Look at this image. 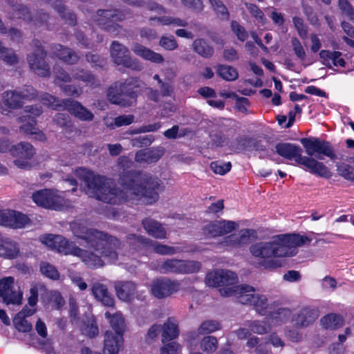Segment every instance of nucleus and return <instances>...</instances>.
Here are the masks:
<instances>
[{
  "label": "nucleus",
  "mask_w": 354,
  "mask_h": 354,
  "mask_svg": "<svg viewBox=\"0 0 354 354\" xmlns=\"http://www.w3.org/2000/svg\"><path fill=\"white\" fill-rule=\"evenodd\" d=\"M301 142L305 148L308 156L301 155V149L291 143H279L276 146L277 153L288 160H295V162L306 167L310 173L319 177L330 178L332 173L330 169L322 162L313 158L322 160V156H327L335 160L337 158L330 144L325 140L318 138H303Z\"/></svg>",
  "instance_id": "3"
},
{
  "label": "nucleus",
  "mask_w": 354,
  "mask_h": 354,
  "mask_svg": "<svg viewBox=\"0 0 354 354\" xmlns=\"http://www.w3.org/2000/svg\"><path fill=\"white\" fill-rule=\"evenodd\" d=\"M39 99L44 105L53 109L59 110L62 109L67 110L80 120L91 121L93 119V114L77 101L71 99H65L60 101L58 98L48 93L41 95Z\"/></svg>",
  "instance_id": "5"
},
{
  "label": "nucleus",
  "mask_w": 354,
  "mask_h": 354,
  "mask_svg": "<svg viewBox=\"0 0 354 354\" xmlns=\"http://www.w3.org/2000/svg\"><path fill=\"white\" fill-rule=\"evenodd\" d=\"M159 45L167 50H174L178 47V43L172 35L162 36L160 39Z\"/></svg>",
  "instance_id": "58"
},
{
  "label": "nucleus",
  "mask_w": 354,
  "mask_h": 354,
  "mask_svg": "<svg viewBox=\"0 0 354 354\" xmlns=\"http://www.w3.org/2000/svg\"><path fill=\"white\" fill-rule=\"evenodd\" d=\"M127 241L136 248H152L155 252L160 255H173L182 251L178 247L169 246L133 234L127 236Z\"/></svg>",
  "instance_id": "11"
},
{
  "label": "nucleus",
  "mask_w": 354,
  "mask_h": 354,
  "mask_svg": "<svg viewBox=\"0 0 354 354\" xmlns=\"http://www.w3.org/2000/svg\"><path fill=\"white\" fill-rule=\"evenodd\" d=\"M151 267L161 274H190L198 272L201 263L194 261L169 259L164 261L152 263Z\"/></svg>",
  "instance_id": "7"
},
{
  "label": "nucleus",
  "mask_w": 354,
  "mask_h": 354,
  "mask_svg": "<svg viewBox=\"0 0 354 354\" xmlns=\"http://www.w3.org/2000/svg\"><path fill=\"white\" fill-rule=\"evenodd\" d=\"M200 348L206 353H212L218 348V340L214 336H205L200 342Z\"/></svg>",
  "instance_id": "48"
},
{
  "label": "nucleus",
  "mask_w": 354,
  "mask_h": 354,
  "mask_svg": "<svg viewBox=\"0 0 354 354\" xmlns=\"http://www.w3.org/2000/svg\"><path fill=\"white\" fill-rule=\"evenodd\" d=\"M1 101L5 107L0 109L3 115H8L12 109H17L23 106V101L20 98L19 91L8 90L1 95Z\"/></svg>",
  "instance_id": "18"
},
{
  "label": "nucleus",
  "mask_w": 354,
  "mask_h": 354,
  "mask_svg": "<svg viewBox=\"0 0 354 354\" xmlns=\"http://www.w3.org/2000/svg\"><path fill=\"white\" fill-rule=\"evenodd\" d=\"M239 142H243V147L244 148H247L248 146H246V144H252V149H254L256 151H264L266 148V144L267 142H261V140L259 141H254L250 138H240L239 140Z\"/></svg>",
  "instance_id": "59"
},
{
  "label": "nucleus",
  "mask_w": 354,
  "mask_h": 354,
  "mask_svg": "<svg viewBox=\"0 0 354 354\" xmlns=\"http://www.w3.org/2000/svg\"><path fill=\"white\" fill-rule=\"evenodd\" d=\"M0 58L9 65H15L18 63V57L12 49L3 45L0 41Z\"/></svg>",
  "instance_id": "45"
},
{
  "label": "nucleus",
  "mask_w": 354,
  "mask_h": 354,
  "mask_svg": "<svg viewBox=\"0 0 354 354\" xmlns=\"http://www.w3.org/2000/svg\"><path fill=\"white\" fill-rule=\"evenodd\" d=\"M91 290L95 299L100 301L103 305L106 306H113L114 299L105 285L95 282L93 284Z\"/></svg>",
  "instance_id": "29"
},
{
  "label": "nucleus",
  "mask_w": 354,
  "mask_h": 354,
  "mask_svg": "<svg viewBox=\"0 0 354 354\" xmlns=\"http://www.w3.org/2000/svg\"><path fill=\"white\" fill-rule=\"evenodd\" d=\"M136 289V284L131 281L116 282L115 284L117 297L124 301H129L133 298Z\"/></svg>",
  "instance_id": "30"
},
{
  "label": "nucleus",
  "mask_w": 354,
  "mask_h": 354,
  "mask_svg": "<svg viewBox=\"0 0 354 354\" xmlns=\"http://www.w3.org/2000/svg\"><path fill=\"white\" fill-rule=\"evenodd\" d=\"M59 88L66 95L73 97H78L83 93V88L75 84L60 85Z\"/></svg>",
  "instance_id": "53"
},
{
  "label": "nucleus",
  "mask_w": 354,
  "mask_h": 354,
  "mask_svg": "<svg viewBox=\"0 0 354 354\" xmlns=\"http://www.w3.org/2000/svg\"><path fill=\"white\" fill-rule=\"evenodd\" d=\"M225 272H227L229 277L225 276V274H223V277L221 278V286H225L224 288H233L232 285L235 284L237 281V276L236 274L230 270H225Z\"/></svg>",
  "instance_id": "61"
},
{
  "label": "nucleus",
  "mask_w": 354,
  "mask_h": 354,
  "mask_svg": "<svg viewBox=\"0 0 354 354\" xmlns=\"http://www.w3.org/2000/svg\"><path fill=\"white\" fill-rule=\"evenodd\" d=\"M19 123H25L20 127V130L26 134L34 136V138L39 141L46 140L44 133L36 127V120L30 116H20L17 118Z\"/></svg>",
  "instance_id": "22"
},
{
  "label": "nucleus",
  "mask_w": 354,
  "mask_h": 354,
  "mask_svg": "<svg viewBox=\"0 0 354 354\" xmlns=\"http://www.w3.org/2000/svg\"><path fill=\"white\" fill-rule=\"evenodd\" d=\"M230 162H223L219 161L213 162L210 165L211 169L217 174L224 175L231 169Z\"/></svg>",
  "instance_id": "57"
},
{
  "label": "nucleus",
  "mask_w": 354,
  "mask_h": 354,
  "mask_svg": "<svg viewBox=\"0 0 354 354\" xmlns=\"http://www.w3.org/2000/svg\"><path fill=\"white\" fill-rule=\"evenodd\" d=\"M338 175L344 179L354 183V166L346 163H339L336 165Z\"/></svg>",
  "instance_id": "47"
},
{
  "label": "nucleus",
  "mask_w": 354,
  "mask_h": 354,
  "mask_svg": "<svg viewBox=\"0 0 354 354\" xmlns=\"http://www.w3.org/2000/svg\"><path fill=\"white\" fill-rule=\"evenodd\" d=\"M270 321L277 325L286 323L289 320L292 315V312L286 308H280L274 310V308L271 313H269Z\"/></svg>",
  "instance_id": "37"
},
{
  "label": "nucleus",
  "mask_w": 354,
  "mask_h": 354,
  "mask_svg": "<svg viewBox=\"0 0 354 354\" xmlns=\"http://www.w3.org/2000/svg\"><path fill=\"white\" fill-rule=\"evenodd\" d=\"M321 325L326 329H335L343 325V319L340 315L329 314L321 319Z\"/></svg>",
  "instance_id": "40"
},
{
  "label": "nucleus",
  "mask_w": 354,
  "mask_h": 354,
  "mask_svg": "<svg viewBox=\"0 0 354 354\" xmlns=\"http://www.w3.org/2000/svg\"><path fill=\"white\" fill-rule=\"evenodd\" d=\"M32 44L35 49L32 53L27 56V61L30 69L41 77H49L50 68L49 64L45 60L46 51L39 41L34 40Z\"/></svg>",
  "instance_id": "8"
},
{
  "label": "nucleus",
  "mask_w": 354,
  "mask_h": 354,
  "mask_svg": "<svg viewBox=\"0 0 354 354\" xmlns=\"http://www.w3.org/2000/svg\"><path fill=\"white\" fill-rule=\"evenodd\" d=\"M104 315L109 319L111 326L114 330L113 333L122 336L124 330V320L122 313H115L111 315L109 312H106Z\"/></svg>",
  "instance_id": "34"
},
{
  "label": "nucleus",
  "mask_w": 354,
  "mask_h": 354,
  "mask_svg": "<svg viewBox=\"0 0 354 354\" xmlns=\"http://www.w3.org/2000/svg\"><path fill=\"white\" fill-rule=\"evenodd\" d=\"M110 53L113 61L117 65H122L138 71L142 69V64L137 59L131 57L129 49L118 41L112 42Z\"/></svg>",
  "instance_id": "10"
},
{
  "label": "nucleus",
  "mask_w": 354,
  "mask_h": 354,
  "mask_svg": "<svg viewBox=\"0 0 354 354\" xmlns=\"http://www.w3.org/2000/svg\"><path fill=\"white\" fill-rule=\"evenodd\" d=\"M150 21H157L162 26H173L175 27H185L188 25V23L185 19L170 17V16H162L159 17H151Z\"/></svg>",
  "instance_id": "42"
},
{
  "label": "nucleus",
  "mask_w": 354,
  "mask_h": 354,
  "mask_svg": "<svg viewBox=\"0 0 354 354\" xmlns=\"http://www.w3.org/2000/svg\"><path fill=\"white\" fill-rule=\"evenodd\" d=\"M81 82L93 88L100 85L95 76L89 71L76 67L72 69V81Z\"/></svg>",
  "instance_id": "24"
},
{
  "label": "nucleus",
  "mask_w": 354,
  "mask_h": 354,
  "mask_svg": "<svg viewBox=\"0 0 354 354\" xmlns=\"http://www.w3.org/2000/svg\"><path fill=\"white\" fill-rule=\"evenodd\" d=\"M292 23L294 27L297 31L298 35L301 39H305L307 37L308 35V27L304 24L303 19L297 16L293 17Z\"/></svg>",
  "instance_id": "52"
},
{
  "label": "nucleus",
  "mask_w": 354,
  "mask_h": 354,
  "mask_svg": "<svg viewBox=\"0 0 354 354\" xmlns=\"http://www.w3.org/2000/svg\"><path fill=\"white\" fill-rule=\"evenodd\" d=\"M82 333L89 337H94L98 335L99 330L94 321H88L84 323L82 328Z\"/></svg>",
  "instance_id": "60"
},
{
  "label": "nucleus",
  "mask_w": 354,
  "mask_h": 354,
  "mask_svg": "<svg viewBox=\"0 0 354 354\" xmlns=\"http://www.w3.org/2000/svg\"><path fill=\"white\" fill-rule=\"evenodd\" d=\"M30 223L24 214L14 210H0V225L14 229L25 227Z\"/></svg>",
  "instance_id": "15"
},
{
  "label": "nucleus",
  "mask_w": 354,
  "mask_h": 354,
  "mask_svg": "<svg viewBox=\"0 0 354 354\" xmlns=\"http://www.w3.org/2000/svg\"><path fill=\"white\" fill-rule=\"evenodd\" d=\"M104 354H118L122 342V336L114 334L112 330L105 333Z\"/></svg>",
  "instance_id": "27"
},
{
  "label": "nucleus",
  "mask_w": 354,
  "mask_h": 354,
  "mask_svg": "<svg viewBox=\"0 0 354 354\" xmlns=\"http://www.w3.org/2000/svg\"><path fill=\"white\" fill-rule=\"evenodd\" d=\"M319 317L316 308L304 307L293 317V321L298 327L306 328L311 325Z\"/></svg>",
  "instance_id": "21"
},
{
  "label": "nucleus",
  "mask_w": 354,
  "mask_h": 354,
  "mask_svg": "<svg viewBox=\"0 0 354 354\" xmlns=\"http://www.w3.org/2000/svg\"><path fill=\"white\" fill-rule=\"evenodd\" d=\"M238 227L234 221H216L206 225L203 228V234L209 237H216L232 232Z\"/></svg>",
  "instance_id": "17"
},
{
  "label": "nucleus",
  "mask_w": 354,
  "mask_h": 354,
  "mask_svg": "<svg viewBox=\"0 0 354 354\" xmlns=\"http://www.w3.org/2000/svg\"><path fill=\"white\" fill-rule=\"evenodd\" d=\"M15 279L6 277L0 279V297L6 304H21L22 292L14 286Z\"/></svg>",
  "instance_id": "12"
},
{
  "label": "nucleus",
  "mask_w": 354,
  "mask_h": 354,
  "mask_svg": "<svg viewBox=\"0 0 354 354\" xmlns=\"http://www.w3.org/2000/svg\"><path fill=\"white\" fill-rule=\"evenodd\" d=\"M13 324L16 329L21 333H28L32 330V326L26 318L21 315H16L13 319Z\"/></svg>",
  "instance_id": "50"
},
{
  "label": "nucleus",
  "mask_w": 354,
  "mask_h": 354,
  "mask_svg": "<svg viewBox=\"0 0 354 354\" xmlns=\"http://www.w3.org/2000/svg\"><path fill=\"white\" fill-rule=\"evenodd\" d=\"M153 139L151 136H141L131 140L133 147H142L151 145Z\"/></svg>",
  "instance_id": "63"
},
{
  "label": "nucleus",
  "mask_w": 354,
  "mask_h": 354,
  "mask_svg": "<svg viewBox=\"0 0 354 354\" xmlns=\"http://www.w3.org/2000/svg\"><path fill=\"white\" fill-rule=\"evenodd\" d=\"M179 283L168 278H160L152 282L151 292L158 299L165 298L179 290Z\"/></svg>",
  "instance_id": "16"
},
{
  "label": "nucleus",
  "mask_w": 354,
  "mask_h": 354,
  "mask_svg": "<svg viewBox=\"0 0 354 354\" xmlns=\"http://www.w3.org/2000/svg\"><path fill=\"white\" fill-rule=\"evenodd\" d=\"M139 86L140 81L136 77H129L122 83L116 82L108 90V100L120 106H130L135 102L133 89Z\"/></svg>",
  "instance_id": "6"
},
{
  "label": "nucleus",
  "mask_w": 354,
  "mask_h": 354,
  "mask_svg": "<svg viewBox=\"0 0 354 354\" xmlns=\"http://www.w3.org/2000/svg\"><path fill=\"white\" fill-rule=\"evenodd\" d=\"M124 15L118 10H99L93 16V20L106 31L116 35L120 27L117 24L124 19Z\"/></svg>",
  "instance_id": "9"
},
{
  "label": "nucleus",
  "mask_w": 354,
  "mask_h": 354,
  "mask_svg": "<svg viewBox=\"0 0 354 354\" xmlns=\"http://www.w3.org/2000/svg\"><path fill=\"white\" fill-rule=\"evenodd\" d=\"M73 234L78 239L84 240L89 250H83L73 242L61 235L48 234L41 237V241L52 250L64 254H72L79 257L91 269L104 266V258L110 263L118 260L117 250L121 243L116 237L95 229H88L82 223L74 221L70 225Z\"/></svg>",
  "instance_id": "2"
},
{
  "label": "nucleus",
  "mask_w": 354,
  "mask_h": 354,
  "mask_svg": "<svg viewBox=\"0 0 354 354\" xmlns=\"http://www.w3.org/2000/svg\"><path fill=\"white\" fill-rule=\"evenodd\" d=\"M221 328V325L219 322L213 319H207L203 321L197 331L190 332L187 335V339L189 342L196 339L198 335H207L212 333Z\"/></svg>",
  "instance_id": "25"
},
{
  "label": "nucleus",
  "mask_w": 354,
  "mask_h": 354,
  "mask_svg": "<svg viewBox=\"0 0 354 354\" xmlns=\"http://www.w3.org/2000/svg\"><path fill=\"white\" fill-rule=\"evenodd\" d=\"M221 295L225 297H235L242 304H251L254 300L255 292L253 287L248 285H240L233 288L220 289Z\"/></svg>",
  "instance_id": "14"
},
{
  "label": "nucleus",
  "mask_w": 354,
  "mask_h": 354,
  "mask_svg": "<svg viewBox=\"0 0 354 354\" xmlns=\"http://www.w3.org/2000/svg\"><path fill=\"white\" fill-rule=\"evenodd\" d=\"M192 48L195 53L205 58L211 57L214 54L213 47L203 39H195Z\"/></svg>",
  "instance_id": "35"
},
{
  "label": "nucleus",
  "mask_w": 354,
  "mask_h": 354,
  "mask_svg": "<svg viewBox=\"0 0 354 354\" xmlns=\"http://www.w3.org/2000/svg\"><path fill=\"white\" fill-rule=\"evenodd\" d=\"M9 151L12 156L26 160L31 159L35 153L32 145L25 142L12 146Z\"/></svg>",
  "instance_id": "31"
},
{
  "label": "nucleus",
  "mask_w": 354,
  "mask_h": 354,
  "mask_svg": "<svg viewBox=\"0 0 354 354\" xmlns=\"http://www.w3.org/2000/svg\"><path fill=\"white\" fill-rule=\"evenodd\" d=\"M48 201L49 206H46V209L54 210H61L66 204V201L62 193L54 189H48Z\"/></svg>",
  "instance_id": "33"
},
{
  "label": "nucleus",
  "mask_w": 354,
  "mask_h": 354,
  "mask_svg": "<svg viewBox=\"0 0 354 354\" xmlns=\"http://www.w3.org/2000/svg\"><path fill=\"white\" fill-rule=\"evenodd\" d=\"M131 50L136 55L153 63L161 64L165 60L162 55L140 44H134L131 47Z\"/></svg>",
  "instance_id": "26"
},
{
  "label": "nucleus",
  "mask_w": 354,
  "mask_h": 354,
  "mask_svg": "<svg viewBox=\"0 0 354 354\" xmlns=\"http://www.w3.org/2000/svg\"><path fill=\"white\" fill-rule=\"evenodd\" d=\"M6 1L8 5V17L10 19H22L27 21H33L35 24H37L38 21L44 22L47 20L48 15L46 13L40 14L39 17H37L35 19H32L26 6L17 3L15 0H6Z\"/></svg>",
  "instance_id": "13"
},
{
  "label": "nucleus",
  "mask_w": 354,
  "mask_h": 354,
  "mask_svg": "<svg viewBox=\"0 0 354 354\" xmlns=\"http://www.w3.org/2000/svg\"><path fill=\"white\" fill-rule=\"evenodd\" d=\"M48 189L39 190L32 195V201L39 206L46 208V206H49V201H48Z\"/></svg>",
  "instance_id": "51"
},
{
  "label": "nucleus",
  "mask_w": 354,
  "mask_h": 354,
  "mask_svg": "<svg viewBox=\"0 0 354 354\" xmlns=\"http://www.w3.org/2000/svg\"><path fill=\"white\" fill-rule=\"evenodd\" d=\"M52 54L63 62L74 65L78 63L80 57L71 48L59 44L51 46Z\"/></svg>",
  "instance_id": "19"
},
{
  "label": "nucleus",
  "mask_w": 354,
  "mask_h": 354,
  "mask_svg": "<svg viewBox=\"0 0 354 354\" xmlns=\"http://www.w3.org/2000/svg\"><path fill=\"white\" fill-rule=\"evenodd\" d=\"M164 152L162 147L141 149L136 152L135 160L141 164H151L157 162L163 156Z\"/></svg>",
  "instance_id": "23"
},
{
  "label": "nucleus",
  "mask_w": 354,
  "mask_h": 354,
  "mask_svg": "<svg viewBox=\"0 0 354 354\" xmlns=\"http://www.w3.org/2000/svg\"><path fill=\"white\" fill-rule=\"evenodd\" d=\"M211 8L216 15L221 20H228L230 13L221 0H209Z\"/></svg>",
  "instance_id": "43"
},
{
  "label": "nucleus",
  "mask_w": 354,
  "mask_h": 354,
  "mask_svg": "<svg viewBox=\"0 0 354 354\" xmlns=\"http://www.w3.org/2000/svg\"><path fill=\"white\" fill-rule=\"evenodd\" d=\"M223 274L229 277L225 272V270H215L209 272L205 277L206 284L211 287L221 286V280L223 277Z\"/></svg>",
  "instance_id": "46"
},
{
  "label": "nucleus",
  "mask_w": 354,
  "mask_h": 354,
  "mask_svg": "<svg viewBox=\"0 0 354 354\" xmlns=\"http://www.w3.org/2000/svg\"><path fill=\"white\" fill-rule=\"evenodd\" d=\"M291 46L295 55L301 61L306 59V53L304 47L298 38L294 37L291 39Z\"/></svg>",
  "instance_id": "54"
},
{
  "label": "nucleus",
  "mask_w": 354,
  "mask_h": 354,
  "mask_svg": "<svg viewBox=\"0 0 354 354\" xmlns=\"http://www.w3.org/2000/svg\"><path fill=\"white\" fill-rule=\"evenodd\" d=\"M180 348V346L177 342H170L160 348V354H178Z\"/></svg>",
  "instance_id": "64"
},
{
  "label": "nucleus",
  "mask_w": 354,
  "mask_h": 354,
  "mask_svg": "<svg viewBox=\"0 0 354 354\" xmlns=\"http://www.w3.org/2000/svg\"><path fill=\"white\" fill-rule=\"evenodd\" d=\"M53 74L54 76V83L59 87H60V85H64L65 83L72 82V71L71 73H69L59 65H55L53 66Z\"/></svg>",
  "instance_id": "36"
},
{
  "label": "nucleus",
  "mask_w": 354,
  "mask_h": 354,
  "mask_svg": "<svg viewBox=\"0 0 354 354\" xmlns=\"http://www.w3.org/2000/svg\"><path fill=\"white\" fill-rule=\"evenodd\" d=\"M162 342L172 340L178 336V330L176 323L169 319L166 323L162 326Z\"/></svg>",
  "instance_id": "38"
},
{
  "label": "nucleus",
  "mask_w": 354,
  "mask_h": 354,
  "mask_svg": "<svg viewBox=\"0 0 354 354\" xmlns=\"http://www.w3.org/2000/svg\"><path fill=\"white\" fill-rule=\"evenodd\" d=\"M0 33L6 34L8 33L10 39L13 41H18L21 37V33L19 30L12 28L7 31L6 26L0 19Z\"/></svg>",
  "instance_id": "62"
},
{
  "label": "nucleus",
  "mask_w": 354,
  "mask_h": 354,
  "mask_svg": "<svg viewBox=\"0 0 354 354\" xmlns=\"http://www.w3.org/2000/svg\"><path fill=\"white\" fill-rule=\"evenodd\" d=\"M250 230H242L239 234H232L225 239L227 245L241 246L246 244L250 236Z\"/></svg>",
  "instance_id": "41"
},
{
  "label": "nucleus",
  "mask_w": 354,
  "mask_h": 354,
  "mask_svg": "<svg viewBox=\"0 0 354 354\" xmlns=\"http://www.w3.org/2000/svg\"><path fill=\"white\" fill-rule=\"evenodd\" d=\"M19 243L14 239L0 234V257L12 259L19 255Z\"/></svg>",
  "instance_id": "20"
},
{
  "label": "nucleus",
  "mask_w": 354,
  "mask_h": 354,
  "mask_svg": "<svg viewBox=\"0 0 354 354\" xmlns=\"http://www.w3.org/2000/svg\"><path fill=\"white\" fill-rule=\"evenodd\" d=\"M247 326L250 331L259 335L267 333L270 330V326L263 321H250L248 322Z\"/></svg>",
  "instance_id": "49"
},
{
  "label": "nucleus",
  "mask_w": 354,
  "mask_h": 354,
  "mask_svg": "<svg viewBox=\"0 0 354 354\" xmlns=\"http://www.w3.org/2000/svg\"><path fill=\"white\" fill-rule=\"evenodd\" d=\"M217 75L226 81H234L239 77L237 70L231 66L218 65L216 67Z\"/></svg>",
  "instance_id": "39"
},
{
  "label": "nucleus",
  "mask_w": 354,
  "mask_h": 354,
  "mask_svg": "<svg viewBox=\"0 0 354 354\" xmlns=\"http://www.w3.org/2000/svg\"><path fill=\"white\" fill-rule=\"evenodd\" d=\"M255 310L261 315H268L269 313L273 309V304H269L266 295L257 293L254 295V300L252 301Z\"/></svg>",
  "instance_id": "32"
},
{
  "label": "nucleus",
  "mask_w": 354,
  "mask_h": 354,
  "mask_svg": "<svg viewBox=\"0 0 354 354\" xmlns=\"http://www.w3.org/2000/svg\"><path fill=\"white\" fill-rule=\"evenodd\" d=\"M142 225L145 231L153 238L164 239L167 238V230L161 223L152 218H146L142 220Z\"/></svg>",
  "instance_id": "28"
},
{
  "label": "nucleus",
  "mask_w": 354,
  "mask_h": 354,
  "mask_svg": "<svg viewBox=\"0 0 354 354\" xmlns=\"http://www.w3.org/2000/svg\"><path fill=\"white\" fill-rule=\"evenodd\" d=\"M245 6L251 15L254 17L259 22L262 24L265 23L266 20L265 15L263 11L256 4L245 3Z\"/></svg>",
  "instance_id": "56"
},
{
  "label": "nucleus",
  "mask_w": 354,
  "mask_h": 354,
  "mask_svg": "<svg viewBox=\"0 0 354 354\" xmlns=\"http://www.w3.org/2000/svg\"><path fill=\"white\" fill-rule=\"evenodd\" d=\"M40 270L44 275L50 279H57L59 278V274L57 270L48 263L42 262L40 264Z\"/></svg>",
  "instance_id": "55"
},
{
  "label": "nucleus",
  "mask_w": 354,
  "mask_h": 354,
  "mask_svg": "<svg viewBox=\"0 0 354 354\" xmlns=\"http://www.w3.org/2000/svg\"><path fill=\"white\" fill-rule=\"evenodd\" d=\"M125 2L131 6L136 7H142L146 6L149 10L160 12L163 13H166V9L160 5H158L156 2L149 1L145 2L143 0H124Z\"/></svg>",
  "instance_id": "44"
},
{
  "label": "nucleus",
  "mask_w": 354,
  "mask_h": 354,
  "mask_svg": "<svg viewBox=\"0 0 354 354\" xmlns=\"http://www.w3.org/2000/svg\"><path fill=\"white\" fill-rule=\"evenodd\" d=\"M74 174L82 182L84 192L89 197L110 204H120L142 198L151 203L158 198L157 191L160 186L158 178L141 172H127L121 175L119 183L122 189L117 188L110 179L84 168L75 169Z\"/></svg>",
  "instance_id": "1"
},
{
  "label": "nucleus",
  "mask_w": 354,
  "mask_h": 354,
  "mask_svg": "<svg viewBox=\"0 0 354 354\" xmlns=\"http://www.w3.org/2000/svg\"><path fill=\"white\" fill-rule=\"evenodd\" d=\"M311 239L299 234H283L273 237L267 242H259L250 247L252 255L257 258L260 266L273 269L285 264L283 257H292L297 254V247L308 244Z\"/></svg>",
  "instance_id": "4"
}]
</instances>
